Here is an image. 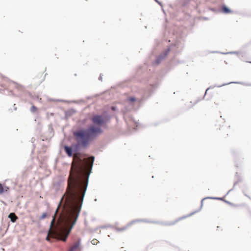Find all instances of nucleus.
Masks as SVG:
<instances>
[{"label":"nucleus","instance_id":"1","mask_svg":"<svg viewBox=\"0 0 251 251\" xmlns=\"http://www.w3.org/2000/svg\"><path fill=\"white\" fill-rule=\"evenodd\" d=\"M94 157H74L66 192L62 196L51 222L47 241L50 236L66 241L75 224L81 210L87 190L89 175L88 168L92 169Z\"/></svg>","mask_w":251,"mask_h":251},{"label":"nucleus","instance_id":"2","mask_svg":"<svg viewBox=\"0 0 251 251\" xmlns=\"http://www.w3.org/2000/svg\"><path fill=\"white\" fill-rule=\"evenodd\" d=\"M92 121L93 124L87 129H80L74 132V135L79 145L85 146L91 139L101 133V127L105 122L103 117L96 115L93 117Z\"/></svg>","mask_w":251,"mask_h":251},{"label":"nucleus","instance_id":"3","mask_svg":"<svg viewBox=\"0 0 251 251\" xmlns=\"http://www.w3.org/2000/svg\"><path fill=\"white\" fill-rule=\"evenodd\" d=\"M158 86L159 83L157 82L151 84L149 90L148 96H144L142 99H138L134 97H126V112L137 110L141 106L144 100L151 97Z\"/></svg>","mask_w":251,"mask_h":251},{"label":"nucleus","instance_id":"4","mask_svg":"<svg viewBox=\"0 0 251 251\" xmlns=\"http://www.w3.org/2000/svg\"><path fill=\"white\" fill-rule=\"evenodd\" d=\"M206 199L217 200H221V201H223L224 200V198H222V197H205V198H203L202 199V200L201 201V207H200V209H199L198 210H197L196 211H195L190 213L189 214H188L187 215L182 216V217H180V218L176 220L173 222H171V223H159L158 222L151 221H150V220L144 219H137V220H133V221H131V222L128 223L127 225H126V227L127 226H131L133 223H134L135 222H146V223H155V224H161L163 225H173L175 224L176 223H177V222H178L179 220L183 219H184L185 218L190 217V216L193 215L194 214H195V213L198 212V211H200L201 210L202 206H203V201L204 200H205Z\"/></svg>","mask_w":251,"mask_h":251},{"label":"nucleus","instance_id":"5","mask_svg":"<svg viewBox=\"0 0 251 251\" xmlns=\"http://www.w3.org/2000/svg\"><path fill=\"white\" fill-rule=\"evenodd\" d=\"M184 47V44L179 41H176L174 43L170 44L167 49H169V53L170 51L174 53H177L181 51Z\"/></svg>","mask_w":251,"mask_h":251},{"label":"nucleus","instance_id":"6","mask_svg":"<svg viewBox=\"0 0 251 251\" xmlns=\"http://www.w3.org/2000/svg\"><path fill=\"white\" fill-rule=\"evenodd\" d=\"M191 0H178L174 5L172 6V8L174 10H176L177 12H179L181 10L182 7L187 6Z\"/></svg>","mask_w":251,"mask_h":251},{"label":"nucleus","instance_id":"7","mask_svg":"<svg viewBox=\"0 0 251 251\" xmlns=\"http://www.w3.org/2000/svg\"><path fill=\"white\" fill-rule=\"evenodd\" d=\"M169 49L164 50L159 55L157 56L153 64L154 65H158L168 55Z\"/></svg>","mask_w":251,"mask_h":251},{"label":"nucleus","instance_id":"8","mask_svg":"<svg viewBox=\"0 0 251 251\" xmlns=\"http://www.w3.org/2000/svg\"><path fill=\"white\" fill-rule=\"evenodd\" d=\"M231 83H235V84H242V85H247V86H251V84H245L244 82H238V81H235V82H229V83H224L221 85H217V86H210L209 87L207 88L205 91V92L204 93V96L202 98V99H203L205 96V95H206L207 94V92L208 90L210 89H212V88H214L215 87H222V86H225V85H228L229 84H231Z\"/></svg>","mask_w":251,"mask_h":251},{"label":"nucleus","instance_id":"9","mask_svg":"<svg viewBox=\"0 0 251 251\" xmlns=\"http://www.w3.org/2000/svg\"><path fill=\"white\" fill-rule=\"evenodd\" d=\"M219 11L220 12L225 14H228L232 13V11L225 4H222L219 7Z\"/></svg>","mask_w":251,"mask_h":251},{"label":"nucleus","instance_id":"10","mask_svg":"<svg viewBox=\"0 0 251 251\" xmlns=\"http://www.w3.org/2000/svg\"><path fill=\"white\" fill-rule=\"evenodd\" d=\"M80 240H79L69 250V251H76L80 249Z\"/></svg>","mask_w":251,"mask_h":251},{"label":"nucleus","instance_id":"11","mask_svg":"<svg viewBox=\"0 0 251 251\" xmlns=\"http://www.w3.org/2000/svg\"><path fill=\"white\" fill-rule=\"evenodd\" d=\"M8 217L10 219L11 221L13 223L15 222L17 219V217L14 213H11L9 215Z\"/></svg>","mask_w":251,"mask_h":251},{"label":"nucleus","instance_id":"12","mask_svg":"<svg viewBox=\"0 0 251 251\" xmlns=\"http://www.w3.org/2000/svg\"><path fill=\"white\" fill-rule=\"evenodd\" d=\"M65 150L68 156H71L72 155V150L71 148L66 146L65 147Z\"/></svg>","mask_w":251,"mask_h":251},{"label":"nucleus","instance_id":"13","mask_svg":"<svg viewBox=\"0 0 251 251\" xmlns=\"http://www.w3.org/2000/svg\"><path fill=\"white\" fill-rule=\"evenodd\" d=\"M235 176L238 177V180L234 183L233 187H235V186L239 182L241 181V178L240 177V176L238 175V173H236Z\"/></svg>","mask_w":251,"mask_h":251},{"label":"nucleus","instance_id":"14","mask_svg":"<svg viewBox=\"0 0 251 251\" xmlns=\"http://www.w3.org/2000/svg\"><path fill=\"white\" fill-rule=\"evenodd\" d=\"M238 52L237 51H230V52H221V54H238Z\"/></svg>","mask_w":251,"mask_h":251},{"label":"nucleus","instance_id":"15","mask_svg":"<svg viewBox=\"0 0 251 251\" xmlns=\"http://www.w3.org/2000/svg\"><path fill=\"white\" fill-rule=\"evenodd\" d=\"M127 116H128V118H129L131 121H133V122L134 123V124H135V125H136V126H138V123H137V122L134 120V119H133V118L132 116H131L130 115H126V117H127Z\"/></svg>","mask_w":251,"mask_h":251},{"label":"nucleus","instance_id":"16","mask_svg":"<svg viewBox=\"0 0 251 251\" xmlns=\"http://www.w3.org/2000/svg\"><path fill=\"white\" fill-rule=\"evenodd\" d=\"M98 243L99 241L96 239H94L91 241V243L94 245L98 244Z\"/></svg>","mask_w":251,"mask_h":251},{"label":"nucleus","instance_id":"17","mask_svg":"<svg viewBox=\"0 0 251 251\" xmlns=\"http://www.w3.org/2000/svg\"><path fill=\"white\" fill-rule=\"evenodd\" d=\"M47 217V214L46 213H44L42 216H41L40 217V219L41 220H43L44 219H45L46 217Z\"/></svg>","mask_w":251,"mask_h":251},{"label":"nucleus","instance_id":"18","mask_svg":"<svg viewBox=\"0 0 251 251\" xmlns=\"http://www.w3.org/2000/svg\"><path fill=\"white\" fill-rule=\"evenodd\" d=\"M224 202H225L226 203H227V204H229V205H234V204H233V203H232V202H230V201H226V200H224Z\"/></svg>","mask_w":251,"mask_h":251},{"label":"nucleus","instance_id":"19","mask_svg":"<svg viewBox=\"0 0 251 251\" xmlns=\"http://www.w3.org/2000/svg\"><path fill=\"white\" fill-rule=\"evenodd\" d=\"M3 192V188L2 185L0 184V194H1Z\"/></svg>","mask_w":251,"mask_h":251},{"label":"nucleus","instance_id":"20","mask_svg":"<svg viewBox=\"0 0 251 251\" xmlns=\"http://www.w3.org/2000/svg\"><path fill=\"white\" fill-rule=\"evenodd\" d=\"M154 1L162 7V4L160 1H159L158 0H154Z\"/></svg>","mask_w":251,"mask_h":251},{"label":"nucleus","instance_id":"21","mask_svg":"<svg viewBox=\"0 0 251 251\" xmlns=\"http://www.w3.org/2000/svg\"><path fill=\"white\" fill-rule=\"evenodd\" d=\"M36 109V108L34 106H33L31 108V111L32 112H34Z\"/></svg>","mask_w":251,"mask_h":251},{"label":"nucleus","instance_id":"22","mask_svg":"<svg viewBox=\"0 0 251 251\" xmlns=\"http://www.w3.org/2000/svg\"><path fill=\"white\" fill-rule=\"evenodd\" d=\"M233 188H232V189H230V190H229L227 192V193L226 194V195H225V196H226L227 195H228L230 192H231V191H232V190H233Z\"/></svg>","mask_w":251,"mask_h":251},{"label":"nucleus","instance_id":"23","mask_svg":"<svg viewBox=\"0 0 251 251\" xmlns=\"http://www.w3.org/2000/svg\"><path fill=\"white\" fill-rule=\"evenodd\" d=\"M219 52L218 51H211V53H219Z\"/></svg>","mask_w":251,"mask_h":251},{"label":"nucleus","instance_id":"24","mask_svg":"<svg viewBox=\"0 0 251 251\" xmlns=\"http://www.w3.org/2000/svg\"><path fill=\"white\" fill-rule=\"evenodd\" d=\"M123 249H124V247H122L121 248V250L122 251H123Z\"/></svg>","mask_w":251,"mask_h":251},{"label":"nucleus","instance_id":"25","mask_svg":"<svg viewBox=\"0 0 251 251\" xmlns=\"http://www.w3.org/2000/svg\"><path fill=\"white\" fill-rule=\"evenodd\" d=\"M99 80H101V75H100V77H99Z\"/></svg>","mask_w":251,"mask_h":251},{"label":"nucleus","instance_id":"26","mask_svg":"<svg viewBox=\"0 0 251 251\" xmlns=\"http://www.w3.org/2000/svg\"><path fill=\"white\" fill-rule=\"evenodd\" d=\"M203 19H204V20H207L208 19V18H206V17H204V18H203Z\"/></svg>","mask_w":251,"mask_h":251},{"label":"nucleus","instance_id":"27","mask_svg":"<svg viewBox=\"0 0 251 251\" xmlns=\"http://www.w3.org/2000/svg\"><path fill=\"white\" fill-rule=\"evenodd\" d=\"M245 196H247V197H249V199H250L251 200V198L249 196H248V195H245Z\"/></svg>","mask_w":251,"mask_h":251},{"label":"nucleus","instance_id":"28","mask_svg":"<svg viewBox=\"0 0 251 251\" xmlns=\"http://www.w3.org/2000/svg\"><path fill=\"white\" fill-rule=\"evenodd\" d=\"M199 100H197L195 102V104H196L198 102Z\"/></svg>","mask_w":251,"mask_h":251},{"label":"nucleus","instance_id":"29","mask_svg":"<svg viewBox=\"0 0 251 251\" xmlns=\"http://www.w3.org/2000/svg\"><path fill=\"white\" fill-rule=\"evenodd\" d=\"M126 128H127V126H126ZM126 133H127V129H126Z\"/></svg>","mask_w":251,"mask_h":251},{"label":"nucleus","instance_id":"30","mask_svg":"<svg viewBox=\"0 0 251 251\" xmlns=\"http://www.w3.org/2000/svg\"><path fill=\"white\" fill-rule=\"evenodd\" d=\"M134 128L135 130H136V127H134Z\"/></svg>","mask_w":251,"mask_h":251},{"label":"nucleus","instance_id":"31","mask_svg":"<svg viewBox=\"0 0 251 251\" xmlns=\"http://www.w3.org/2000/svg\"><path fill=\"white\" fill-rule=\"evenodd\" d=\"M162 10L163 11L164 13H165V11L162 9Z\"/></svg>","mask_w":251,"mask_h":251},{"label":"nucleus","instance_id":"32","mask_svg":"<svg viewBox=\"0 0 251 251\" xmlns=\"http://www.w3.org/2000/svg\"><path fill=\"white\" fill-rule=\"evenodd\" d=\"M178 63H180V61H178Z\"/></svg>","mask_w":251,"mask_h":251},{"label":"nucleus","instance_id":"33","mask_svg":"<svg viewBox=\"0 0 251 251\" xmlns=\"http://www.w3.org/2000/svg\"><path fill=\"white\" fill-rule=\"evenodd\" d=\"M249 63H251V61L249 62Z\"/></svg>","mask_w":251,"mask_h":251}]
</instances>
